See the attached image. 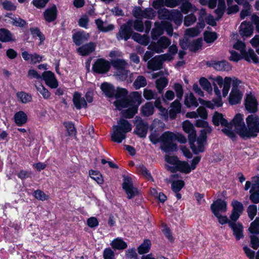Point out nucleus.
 Masks as SVG:
<instances>
[{"instance_id":"1","label":"nucleus","mask_w":259,"mask_h":259,"mask_svg":"<svg viewBox=\"0 0 259 259\" xmlns=\"http://www.w3.org/2000/svg\"><path fill=\"white\" fill-rule=\"evenodd\" d=\"M158 17L159 19L163 20L161 23L158 22L155 23V27L151 32V37L153 40L157 39V37L164 32L165 30L167 34L171 36L172 35L173 28L170 21H173L176 25L180 26L182 23L183 16L181 12L177 10H172L169 11L166 9H160L158 11Z\"/></svg>"},{"instance_id":"2","label":"nucleus","mask_w":259,"mask_h":259,"mask_svg":"<svg viewBox=\"0 0 259 259\" xmlns=\"http://www.w3.org/2000/svg\"><path fill=\"white\" fill-rule=\"evenodd\" d=\"M128 92L125 89H119L116 94V101L114 104L118 110L127 108L123 115L125 118H131L137 112L138 107L142 102L141 94L138 92H134L130 96V100L127 99Z\"/></svg>"},{"instance_id":"3","label":"nucleus","mask_w":259,"mask_h":259,"mask_svg":"<svg viewBox=\"0 0 259 259\" xmlns=\"http://www.w3.org/2000/svg\"><path fill=\"white\" fill-rule=\"evenodd\" d=\"M215 81L220 88H223V96L226 97L229 93L230 85L232 88L229 97V102L231 105H236L240 103L242 100L244 91L239 87L241 81L238 78L230 77H225L224 79L220 76L215 78Z\"/></svg>"},{"instance_id":"4","label":"nucleus","mask_w":259,"mask_h":259,"mask_svg":"<svg viewBox=\"0 0 259 259\" xmlns=\"http://www.w3.org/2000/svg\"><path fill=\"white\" fill-rule=\"evenodd\" d=\"M238 35L237 34H232L231 41L233 49L238 50L240 53H238L234 50L230 51V60L238 62L241 59H244L248 62L252 61L254 63H257L258 58L253 50L249 49L247 51L245 44L238 40Z\"/></svg>"},{"instance_id":"5","label":"nucleus","mask_w":259,"mask_h":259,"mask_svg":"<svg viewBox=\"0 0 259 259\" xmlns=\"http://www.w3.org/2000/svg\"><path fill=\"white\" fill-rule=\"evenodd\" d=\"M195 125L197 127L204 128L201 130L200 135L197 140L191 145V148L193 152L197 153L203 151L206 140V135L211 132V128L208 125L207 122L202 120H197Z\"/></svg>"},{"instance_id":"6","label":"nucleus","mask_w":259,"mask_h":259,"mask_svg":"<svg viewBox=\"0 0 259 259\" xmlns=\"http://www.w3.org/2000/svg\"><path fill=\"white\" fill-rule=\"evenodd\" d=\"M132 129L131 124L126 120L121 118L117 121V124L113 125L111 134L113 141L120 143L126 138V134Z\"/></svg>"},{"instance_id":"7","label":"nucleus","mask_w":259,"mask_h":259,"mask_svg":"<svg viewBox=\"0 0 259 259\" xmlns=\"http://www.w3.org/2000/svg\"><path fill=\"white\" fill-rule=\"evenodd\" d=\"M241 137L248 139L256 137L259 133V117L256 114H250L245 119Z\"/></svg>"},{"instance_id":"8","label":"nucleus","mask_w":259,"mask_h":259,"mask_svg":"<svg viewBox=\"0 0 259 259\" xmlns=\"http://www.w3.org/2000/svg\"><path fill=\"white\" fill-rule=\"evenodd\" d=\"M112 65L115 68V75L117 78L120 80H127V81L132 82V74L126 69L127 63L122 59H117L112 61Z\"/></svg>"},{"instance_id":"9","label":"nucleus","mask_w":259,"mask_h":259,"mask_svg":"<svg viewBox=\"0 0 259 259\" xmlns=\"http://www.w3.org/2000/svg\"><path fill=\"white\" fill-rule=\"evenodd\" d=\"M175 133L170 131L164 132L160 136L161 149L165 152L176 151L177 146Z\"/></svg>"},{"instance_id":"10","label":"nucleus","mask_w":259,"mask_h":259,"mask_svg":"<svg viewBox=\"0 0 259 259\" xmlns=\"http://www.w3.org/2000/svg\"><path fill=\"white\" fill-rule=\"evenodd\" d=\"M212 122L215 125L221 124L224 127L222 129V132L229 137L232 139L235 138V133L232 129V123H229L223 117L222 114L215 112L212 116Z\"/></svg>"},{"instance_id":"11","label":"nucleus","mask_w":259,"mask_h":259,"mask_svg":"<svg viewBox=\"0 0 259 259\" xmlns=\"http://www.w3.org/2000/svg\"><path fill=\"white\" fill-rule=\"evenodd\" d=\"M171 41L165 36L160 37L156 42H152L148 47L149 49H151L156 53H160L164 52V50L167 48L170 45Z\"/></svg>"},{"instance_id":"12","label":"nucleus","mask_w":259,"mask_h":259,"mask_svg":"<svg viewBox=\"0 0 259 259\" xmlns=\"http://www.w3.org/2000/svg\"><path fill=\"white\" fill-rule=\"evenodd\" d=\"M200 160V157H195L192 160L191 165L186 161H179L176 168V171H179L186 174H189L191 170H194L196 167V165Z\"/></svg>"},{"instance_id":"13","label":"nucleus","mask_w":259,"mask_h":259,"mask_svg":"<svg viewBox=\"0 0 259 259\" xmlns=\"http://www.w3.org/2000/svg\"><path fill=\"white\" fill-rule=\"evenodd\" d=\"M122 188L127 194L128 199L133 198L139 193L137 189L133 186L132 179L128 177H124Z\"/></svg>"},{"instance_id":"14","label":"nucleus","mask_w":259,"mask_h":259,"mask_svg":"<svg viewBox=\"0 0 259 259\" xmlns=\"http://www.w3.org/2000/svg\"><path fill=\"white\" fill-rule=\"evenodd\" d=\"M244 105L246 110L250 113H255L258 110V102L255 97L251 93L246 94Z\"/></svg>"},{"instance_id":"15","label":"nucleus","mask_w":259,"mask_h":259,"mask_svg":"<svg viewBox=\"0 0 259 259\" xmlns=\"http://www.w3.org/2000/svg\"><path fill=\"white\" fill-rule=\"evenodd\" d=\"M134 123L136 124L135 133L140 137H145L147 134L148 124L144 122L142 118L139 116L135 117Z\"/></svg>"},{"instance_id":"16","label":"nucleus","mask_w":259,"mask_h":259,"mask_svg":"<svg viewBox=\"0 0 259 259\" xmlns=\"http://www.w3.org/2000/svg\"><path fill=\"white\" fill-rule=\"evenodd\" d=\"M132 24L133 21H128L126 24H123L121 26L117 36L118 39H124L125 40H127L130 38L133 33Z\"/></svg>"},{"instance_id":"17","label":"nucleus","mask_w":259,"mask_h":259,"mask_svg":"<svg viewBox=\"0 0 259 259\" xmlns=\"http://www.w3.org/2000/svg\"><path fill=\"white\" fill-rule=\"evenodd\" d=\"M231 205L233 209L230 218L232 221L236 222L242 213L244 207L242 203L237 200L232 201Z\"/></svg>"},{"instance_id":"18","label":"nucleus","mask_w":259,"mask_h":259,"mask_svg":"<svg viewBox=\"0 0 259 259\" xmlns=\"http://www.w3.org/2000/svg\"><path fill=\"white\" fill-rule=\"evenodd\" d=\"M110 63L103 59L97 60L93 66V70L99 73H104L107 72L110 68Z\"/></svg>"},{"instance_id":"19","label":"nucleus","mask_w":259,"mask_h":259,"mask_svg":"<svg viewBox=\"0 0 259 259\" xmlns=\"http://www.w3.org/2000/svg\"><path fill=\"white\" fill-rule=\"evenodd\" d=\"M210 208L213 214L224 213L227 210V202L225 200L219 199L211 204Z\"/></svg>"},{"instance_id":"20","label":"nucleus","mask_w":259,"mask_h":259,"mask_svg":"<svg viewBox=\"0 0 259 259\" xmlns=\"http://www.w3.org/2000/svg\"><path fill=\"white\" fill-rule=\"evenodd\" d=\"M42 79L46 84L52 89H56L58 86L57 80L55 74L50 71H45L42 74Z\"/></svg>"},{"instance_id":"21","label":"nucleus","mask_w":259,"mask_h":259,"mask_svg":"<svg viewBox=\"0 0 259 259\" xmlns=\"http://www.w3.org/2000/svg\"><path fill=\"white\" fill-rule=\"evenodd\" d=\"M235 130L240 137L243 131L244 126L245 125L243 121V115L240 113L237 114L232 120Z\"/></svg>"},{"instance_id":"22","label":"nucleus","mask_w":259,"mask_h":259,"mask_svg":"<svg viewBox=\"0 0 259 259\" xmlns=\"http://www.w3.org/2000/svg\"><path fill=\"white\" fill-rule=\"evenodd\" d=\"M229 226L233 230V235L237 240L243 237V227L241 223L233 221L229 222Z\"/></svg>"},{"instance_id":"23","label":"nucleus","mask_w":259,"mask_h":259,"mask_svg":"<svg viewBox=\"0 0 259 259\" xmlns=\"http://www.w3.org/2000/svg\"><path fill=\"white\" fill-rule=\"evenodd\" d=\"M183 129L185 132L189 134L190 145L194 143L193 140L196 137V132L193 124L188 120L183 122Z\"/></svg>"},{"instance_id":"24","label":"nucleus","mask_w":259,"mask_h":259,"mask_svg":"<svg viewBox=\"0 0 259 259\" xmlns=\"http://www.w3.org/2000/svg\"><path fill=\"white\" fill-rule=\"evenodd\" d=\"M180 100L176 99L170 104L168 114L170 118L171 119L175 118L177 115L181 111L182 105Z\"/></svg>"},{"instance_id":"25","label":"nucleus","mask_w":259,"mask_h":259,"mask_svg":"<svg viewBox=\"0 0 259 259\" xmlns=\"http://www.w3.org/2000/svg\"><path fill=\"white\" fill-rule=\"evenodd\" d=\"M239 32L242 37H249L253 33V27L249 22L244 21L240 26Z\"/></svg>"},{"instance_id":"26","label":"nucleus","mask_w":259,"mask_h":259,"mask_svg":"<svg viewBox=\"0 0 259 259\" xmlns=\"http://www.w3.org/2000/svg\"><path fill=\"white\" fill-rule=\"evenodd\" d=\"M178 175H171L170 178V181L171 183V189L175 192H179L184 187L185 183L182 180H176Z\"/></svg>"},{"instance_id":"27","label":"nucleus","mask_w":259,"mask_h":259,"mask_svg":"<svg viewBox=\"0 0 259 259\" xmlns=\"http://www.w3.org/2000/svg\"><path fill=\"white\" fill-rule=\"evenodd\" d=\"M73 104L77 109H80L81 108H86L87 103L84 100V98L81 96L80 93L78 92H75L73 97Z\"/></svg>"},{"instance_id":"28","label":"nucleus","mask_w":259,"mask_h":259,"mask_svg":"<svg viewBox=\"0 0 259 259\" xmlns=\"http://www.w3.org/2000/svg\"><path fill=\"white\" fill-rule=\"evenodd\" d=\"M101 89L106 96L111 97L114 96L116 98L117 92L120 88H117L115 91L112 84L104 82L101 84Z\"/></svg>"},{"instance_id":"29","label":"nucleus","mask_w":259,"mask_h":259,"mask_svg":"<svg viewBox=\"0 0 259 259\" xmlns=\"http://www.w3.org/2000/svg\"><path fill=\"white\" fill-rule=\"evenodd\" d=\"M72 38L74 42L79 46L89 39V35L84 31H78L73 35Z\"/></svg>"},{"instance_id":"30","label":"nucleus","mask_w":259,"mask_h":259,"mask_svg":"<svg viewBox=\"0 0 259 259\" xmlns=\"http://www.w3.org/2000/svg\"><path fill=\"white\" fill-rule=\"evenodd\" d=\"M95 49V45L93 42L85 44L77 50V53L81 56H87Z\"/></svg>"},{"instance_id":"31","label":"nucleus","mask_w":259,"mask_h":259,"mask_svg":"<svg viewBox=\"0 0 259 259\" xmlns=\"http://www.w3.org/2000/svg\"><path fill=\"white\" fill-rule=\"evenodd\" d=\"M162 63L161 59L158 58V55L148 62L147 67L153 70H159L162 67Z\"/></svg>"},{"instance_id":"32","label":"nucleus","mask_w":259,"mask_h":259,"mask_svg":"<svg viewBox=\"0 0 259 259\" xmlns=\"http://www.w3.org/2000/svg\"><path fill=\"white\" fill-rule=\"evenodd\" d=\"M165 160L167 163L166 167L168 170L171 172L176 171V168L179 160L175 156L166 155Z\"/></svg>"},{"instance_id":"33","label":"nucleus","mask_w":259,"mask_h":259,"mask_svg":"<svg viewBox=\"0 0 259 259\" xmlns=\"http://www.w3.org/2000/svg\"><path fill=\"white\" fill-rule=\"evenodd\" d=\"M14 119L16 125L21 126L26 123L27 115L24 112L20 111L15 114Z\"/></svg>"},{"instance_id":"34","label":"nucleus","mask_w":259,"mask_h":259,"mask_svg":"<svg viewBox=\"0 0 259 259\" xmlns=\"http://www.w3.org/2000/svg\"><path fill=\"white\" fill-rule=\"evenodd\" d=\"M110 245L114 250H123L127 246V243L120 237L113 239Z\"/></svg>"},{"instance_id":"35","label":"nucleus","mask_w":259,"mask_h":259,"mask_svg":"<svg viewBox=\"0 0 259 259\" xmlns=\"http://www.w3.org/2000/svg\"><path fill=\"white\" fill-rule=\"evenodd\" d=\"M212 67L218 71H229L232 69V66L225 61L215 62L212 64Z\"/></svg>"},{"instance_id":"36","label":"nucleus","mask_w":259,"mask_h":259,"mask_svg":"<svg viewBox=\"0 0 259 259\" xmlns=\"http://www.w3.org/2000/svg\"><path fill=\"white\" fill-rule=\"evenodd\" d=\"M45 20L48 22H51L53 21L56 18L57 16V8L55 6H53L50 8L47 9L44 14Z\"/></svg>"},{"instance_id":"37","label":"nucleus","mask_w":259,"mask_h":259,"mask_svg":"<svg viewBox=\"0 0 259 259\" xmlns=\"http://www.w3.org/2000/svg\"><path fill=\"white\" fill-rule=\"evenodd\" d=\"M184 104L188 108L196 107L198 106L197 100L192 93L187 94L185 95Z\"/></svg>"},{"instance_id":"38","label":"nucleus","mask_w":259,"mask_h":259,"mask_svg":"<svg viewBox=\"0 0 259 259\" xmlns=\"http://www.w3.org/2000/svg\"><path fill=\"white\" fill-rule=\"evenodd\" d=\"M14 40L15 38L9 30L5 29H0V40L3 42H8Z\"/></svg>"},{"instance_id":"39","label":"nucleus","mask_w":259,"mask_h":259,"mask_svg":"<svg viewBox=\"0 0 259 259\" xmlns=\"http://www.w3.org/2000/svg\"><path fill=\"white\" fill-rule=\"evenodd\" d=\"M96 24L99 30L103 32H108L113 30L114 28L113 25L104 23L101 20H96Z\"/></svg>"},{"instance_id":"40","label":"nucleus","mask_w":259,"mask_h":259,"mask_svg":"<svg viewBox=\"0 0 259 259\" xmlns=\"http://www.w3.org/2000/svg\"><path fill=\"white\" fill-rule=\"evenodd\" d=\"M142 114L145 116H149L154 113V106L151 102L146 103L141 108Z\"/></svg>"},{"instance_id":"41","label":"nucleus","mask_w":259,"mask_h":259,"mask_svg":"<svg viewBox=\"0 0 259 259\" xmlns=\"http://www.w3.org/2000/svg\"><path fill=\"white\" fill-rule=\"evenodd\" d=\"M215 80V79H214ZM215 83H213V89H214V92L215 95L217 96V99H213V101L215 102V105L217 107H221L223 105V102L222 101V98H221V92L220 90L219 89L217 85V84L218 85V84L215 81H214Z\"/></svg>"},{"instance_id":"42","label":"nucleus","mask_w":259,"mask_h":259,"mask_svg":"<svg viewBox=\"0 0 259 259\" xmlns=\"http://www.w3.org/2000/svg\"><path fill=\"white\" fill-rule=\"evenodd\" d=\"M89 175L91 178L96 181L98 184H102L103 183V178L99 171L91 170L89 171Z\"/></svg>"},{"instance_id":"43","label":"nucleus","mask_w":259,"mask_h":259,"mask_svg":"<svg viewBox=\"0 0 259 259\" xmlns=\"http://www.w3.org/2000/svg\"><path fill=\"white\" fill-rule=\"evenodd\" d=\"M151 247V242L149 240H145L143 243L139 246L138 251L139 254H143L148 252Z\"/></svg>"},{"instance_id":"44","label":"nucleus","mask_w":259,"mask_h":259,"mask_svg":"<svg viewBox=\"0 0 259 259\" xmlns=\"http://www.w3.org/2000/svg\"><path fill=\"white\" fill-rule=\"evenodd\" d=\"M7 16L11 19V23L16 26L23 27L26 24V22L19 17H12V14H8Z\"/></svg>"},{"instance_id":"45","label":"nucleus","mask_w":259,"mask_h":259,"mask_svg":"<svg viewBox=\"0 0 259 259\" xmlns=\"http://www.w3.org/2000/svg\"><path fill=\"white\" fill-rule=\"evenodd\" d=\"M35 87L38 92L43 96L45 99H48L50 97L51 94L49 91L41 84L35 83Z\"/></svg>"},{"instance_id":"46","label":"nucleus","mask_w":259,"mask_h":259,"mask_svg":"<svg viewBox=\"0 0 259 259\" xmlns=\"http://www.w3.org/2000/svg\"><path fill=\"white\" fill-rule=\"evenodd\" d=\"M147 84V80L143 76H138L134 82V87L136 90L144 87Z\"/></svg>"},{"instance_id":"47","label":"nucleus","mask_w":259,"mask_h":259,"mask_svg":"<svg viewBox=\"0 0 259 259\" xmlns=\"http://www.w3.org/2000/svg\"><path fill=\"white\" fill-rule=\"evenodd\" d=\"M199 83L203 90H205L208 93H211L212 91L211 83L204 77H201L199 79Z\"/></svg>"},{"instance_id":"48","label":"nucleus","mask_w":259,"mask_h":259,"mask_svg":"<svg viewBox=\"0 0 259 259\" xmlns=\"http://www.w3.org/2000/svg\"><path fill=\"white\" fill-rule=\"evenodd\" d=\"M168 84V80L165 77H160L156 81V85L158 92L161 93Z\"/></svg>"},{"instance_id":"49","label":"nucleus","mask_w":259,"mask_h":259,"mask_svg":"<svg viewBox=\"0 0 259 259\" xmlns=\"http://www.w3.org/2000/svg\"><path fill=\"white\" fill-rule=\"evenodd\" d=\"M179 3L181 5V9L184 14L188 13L189 11L192 8L193 6L189 0H178Z\"/></svg>"},{"instance_id":"50","label":"nucleus","mask_w":259,"mask_h":259,"mask_svg":"<svg viewBox=\"0 0 259 259\" xmlns=\"http://www.w3.org/2000/svg\"><path fill=\"white\" fill-rule=\"evenodd\" d=\"M202 44V39L201 38L197 39L189 45V49L191 51L196 52L201 48Z\"/></svg>"},{"instance_id":"51","label":"nucleus","mask_w":259,"mask_h":259,"mask_svg":"<svg viewBox=\"0 0 259 259\" xmlns=\"http://www.w3.org/2000/svg\"><path fill=\"white\" fill-rule=\"evenodd\" d=\"M218 6L217 9L215 11V13L218 15L219 18H220L223 15L225 9L226 5L225 0H218Z\"/></svg>"},{"instance_id":"52","label":"nucleus","mask_w":259,"mask_h":259,"mask_svg":"<svg viewBox=\"0 0 259 259\" xmlns=\"http://www.w3.org/2000/svg\"><path fill=\"white\" fill-rule=\"evenodd\" d=\"M249 231L252 234H259V218H257L251 223Z\"/></svg>"},{"instance_id":"53","label":"nucleus","mask_w":259,"mask_h":259,"mask_svg":"<svg viewBox=\"0 0 259 259\" xmlns=\"http://www.w3.org/2000/svg\"><path fill=\"white\" fill-rule=\"evenodd\" d=\"M17 96L20 101L23 103H28L31 100V96L30 94L23 92H19L17 94Z\"/></svg>"},{"instance_id":"54","label":"nucleus","mask_w":259,"mask_h":259,"mask_svg":"<svg viewBox=\"0 0 259 259\" xmlns=\"http://www.w3.org/2000/svg\"><path fill=\"white\" fill-rule=\"evenodd\" d=\"M154 105L160 112L161 115L164 116L165 119H167L168 117L167 111L162 106L160 99H156L154 102Z\"/></svg>"},{"instance_id":"55","label":"nucleus","mask_w":259,"mask_h":259,"mask_svg":"<svg viewBox=\"0 0 259 259\" xmlns=\"http://www.w3.org/2000/svg\"><path fill=\"white\" fill-rule=\"evenodd\" d=\"M137 169L139 172L141 173L147 180H152L150 173L147 170L146 167L142 164L137 165Z\"/></svg>"},{"instance_id":"56","label":"nucleus","mask_w":259,"mask_h":259,"mask_svg":"<svg viewBox=\"0 0 259 259\" xmlns=\"http://www.w3.org/2000/svg\"><path fill=\"white\" fill-rule=\"evenodd\" d=\"M204 38L206 42H212L217 39V33L212 32L206 31L204 33Z\"/></svg>"},{"instance_id":"57","label":"nucleus","mask_w":259,"mask_h":259,"mask_svg":"<svg viewBox=\"0 0 259 259\" xmlns=\"http://www.w3.org/2000/svg\"><path fill=\"white\" fill-rule=\"evenodd\" d=\"M131 21H133V24L132 26V28L133 29V27L134 29L139 32H143L144 30V26H143V23L142 20H140L138 19L135 20H132Z\"/></svg>"},{"instance_id":"58","label":"nucleus","mask_w":259,"mask_h":259,"mask_svg":"<svg viewBox=\"0 0 259 259\" xmlns=\"http://www.w3.org/2000/svg\"><path fill=\"white\" fill-rule=\"evenodd\" d=\"M174 89L176 93L178 100H181L183 96V89L181 84L176 83L174 85Z\"/></svg>"},{"instance_id":"59","label":"nucleus","mask_w":259,"mask_h":259,"mask_svg":"<svg viewBox=\"0 0 259 259\" xmlns=\"http://www.w3.org/2000/svg\"><path fill=\"white\" fill-rule=\"evenodd\" d=\"M104 259H115L114 252L109 247L106 248L103 253Z\"/></svg>"},{"instance_id":"60","label":"nucleus","mask_w":259,"mask_h":259,"mask_svg":"<svg viewBox=\"0 0 259 259\" xmlns=\"http://www.w3.org/2000/svg\"><path fill=\"white\" fill-rule=\"evenodd\" d=\"M248 217L251 220H253L257 213V206L254 205H250L247 208Z\"/></svg>"},{"instance_id":"61","label":"nucleus","mask_w":259,"mask_h":259,"mask_svg":"<svg viewBox=\"0 0 259 259\" xmlns=\"http://www.w3.org/2000/svg\"><path fill=\"white\" fill-rule=\"evenodd\" d=\"M200 32L198 27L188 28L185 31V35L190 37H194Z\"/></svg>"},{"instance_id":"62","label":"nucleus","mask_w":259,"mask_h":259,"mask_svg":"<svg viewBox=\"0 0 259 259\" xmlns=\"http://www.w3.org/2000/svg\"><path fill=\"white\" fill-rule=\"evenodd\" d=\"M155 16V13L151 8H146L143 11V18L152 19Z\"/></svg>"},{"instance_id":"63","label":"nucleus","mask_w":259,"mask_h":259,"mask_svg":"<svg viewBox=\"0 0 259 259\" xmlns=\"http://www.w3.org/2000/svg\"><path fill=\"white\" fill-rule=\"evenodd\" d=\"M250 239L251 247L256 249L259 247V239L255 234H252L250 235Z\"/></svg>"},{"instance_id":"64","label":"nucleus","mask_w":259,"mask_h":259,"mask_svg":"<svg viewBox=\"0 0 259 259\" xmlns=\"http://www.w3.org/2000/svg\"><path fill=\"white\" fill-rule=\"evenodd\" d=\"M252 46L256 49V52L259 54V35H255L250 40Z\"/></svg>"}]
</instances>
